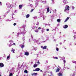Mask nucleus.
Masks as SVG:
<instances>
[{
    "label": "nucleus",
    "mask_w": 76,
    "mask_h": 76,
    "mask_svg": "<svg viewBox=\"0 0 76 76\" xmlns=\"http://www.w3.org/2000/svg\"><path fill=\"white\" fill-rule=\"evenodd\" d=\"M12 42L13 41H12V40L9 41L8 43V45H9V47H12V45H13V44H12Z\"/></svg>",
    "instance_id": "f257e3e1"
},
{
    "label": "nucleus",
    "mask_w": 76,
    "mask_h": 76,
    "mask_svg": "<svg viewBox=\"0 0 76 76\" xmlns=\"http://www.w3.org/2000/svg\"><path fill=\"white\" fill-rule=\"evenodd\" d=\"M41 31L42 33H44L45 32V29L44 28H42Z\"/></svg>",
    "instance_id": "a211bd4d"
},
{
    "label": "nucleus",
    "mask_w": 76,
    "mask_h": 76,
    "mask_svg": "<svg viewBox=\"0 0 76 76\" xmlns=\"http://www.w3.org/2000/svg\"><path fill=\"white\" fill-rule=\"evenodd\" d=\"M60 45H61L62 44V43H61V42H60Z\"/></svg>",
    "instance_id": "e2e57ef3"
},
{
    "label": "nucleus",
    "mask_w": 76,
    "mask_h": 76,
    "mask_svg": "<svg viewBox=\"0 0 76 76\" xmlns=\"http://www.w3.org/2000/svg\"><path fill=\"white\" fill-rule=\"evenodd\" d=\"M69 17H68L65 20V21H64V22H67V21L68 20H69Z\"/></svg>",
    "instance_id": "4468645a"
},
{
    "label": "nucleus",
    "mask_w": 76,
    "mask_h": 76,
    "mask_svg": "<svg viewBox=\"0 0 76 76\" xmlns=\"http://www.w3.org/2000/svg\"><path fill=\"white\" fill-rule=\"evenodd\" d=\"M0 67H4V64L2 63H0Z\"/></svg>",
    "instance_id": "0eeeda50"
},
{
    "label": "nucleus",
    "mask_w": 76,
    "mask_h": 76,
    "mask_svg": "<svg viewBox=\"0 0 76 76\" xmlns=\"http://www.w3.org/2000/svg\"><path fill=\"white\" fill-rule=\"evenodd\" d=\"M34 50H35H35H37V48H34Z\"/></svg>",
    "instance_id": "4c0bfd02"
},
{
    "label": "nucleus",
    "mask_w": 76,
    "mask_h": 76,
    "mask_svg": "<svg viewBox=\"0 0 76 76\" xmlns=\"http://www.w3.org/2000/svg\"><path fill=\"white\" fill-rule=\"evenodd\" d=\"M9 56H8L7 57V59H9V58H10V55H9Z\"/></svg>",
    "instance_id": "473e14b6"
},
{
    "label": "nucleus",
    "mask_w": 76,
    "mask_h": 76,
    "mask_svg": "<svg viewBox=\"0 0 76 76\" xmlns=\"http://www.w3.org/2000/svg\"><path fill=\"white\" fill-rule=\"evenodd\" d=\"M13 25L14 26H15L16 25V23H15Z\"/></svg>",
    "instance_id": "de8ad7c7"
},
{
    "label": "nucleus",
    "mask_w": 76,
    "mask_h": 76,
    "mask_svg": "<svg viewBox=\"0 0 76 76\" xmlns=\"http://www.w3.org/2000/svg\"><path fill=\"white\" fill-rule=\"evenodd\" d=\"M66 68H67V69H69V68H68V67H67Z\"/></svg>",
    "instance_id": "338daca9"
},
{
    "label": "nucleus",
    "mask_w": 76,
    "mask_h": 76,
    "mask_svg": "<svg viewBox=\"0 0 76 76\" xmlns=\"http://www.w3.org/2000/svg\"><path fill=\"white\" fill-rule=\"evenodd\" d=\"M7 7L8 8H10V7H11V5H10V4H8L7 5Z\"/></svg>",
    "instance_id": "412c9836"
},
{
    "label": "nucleus",
    "mask_w": 76,
    "mask_h": 76,
    "mask_svg": "<svg viewBox=\"0 0 76 76\" xmlns=\"http://www.w3.org/2000/svg\"><path fill=\"white\" fill-rule=\"evenodd\" d=\"M53 73L52 72H50L49 73L48 76H53Z\"/></svg>",
    "instance_id": "ddd939ff"
},
{
    "label": "nucleus",
    "mask_w": 76,
    "mask_h": 76,
    "mask_svg": "<svg viewBox=\"0 0 76 76\" xmlns=\"http://www.w3.org/2000/svg\"><path fill=\"white\" fill-rule=\"evenodd\" d=\"M10 11H8L7 12L5 13V14H6L7 13H9Z\"/></svg>",
    "instance_id": "3c124183"
},
{
    "label": "nucleus",
    "mask_w": 76,
    "mask_h": 76,
    "mask_svg": "<svg viewBox=\"0 0 76 76\" xmlns=\"http://www.w3.org/2000/svg\"><path fill=\"white\" fill-rule=\"evenodd\" d=\"M3 16H0V19H3L4 18V17H6V14L4 15V17H2Z\"/></svg>",
    "instance_id": "9d476101"
},
{
    "label": "nucleus",
    "mask_w": 76,
    "mask_h": 76,
    "mask_svg": "<svg viewBox=\"0 0 76 76\" xmlns=\"http://www.w3.org/2000/svg\"><path fill=\"white\" fill-rule=\"evenodd\" d=\"M33 11H34V9H32L31 10V12H33Z\"/></svg>",
    "instance_id": "09e8293b"
},
{
    "label": "nucleus",
    "mask_w": 76,
    "mask_h": 76,
    "mask_svg": "<svg viewBox=\"0 0 76 76\" xmlns=\"http://www.w3.org/2000/svg\"><path fill=\"white\" fill-rule=\"evenodd\" d=\"M60 71V69L58 68H57V69L56 70V72H58Z\"/></svg>",
    "instance_id": "f3484780"
},
{
    "label": "nucleus",
    "mask_w": 76,
    "mask_h": 76,
    "mask_svg": "<svg viewBox=\"0 0 76 76\" xmlns=\"http://www.w3.org/2000/svg\"><path fill=\"white\" fill-rule=\"evenodd\" d=\"M24 73H28V71L27 70H25L24 71Z\"/></svg>",
    "instance_id": "c85d7f7f"
},
{
    "label": "nucleus",
    "mask_w": 76,
    "mask_h": 76,
    "mask_svg": "<svg viewBox=\"0 0 76 76\" xmlns=\"http://www.w3.org/2000/svg\"><path fill=\"white\" fill-rule=\"evenodd\" d=\"M53 58H54L55 59H58V57H53Z\"/></svg>",
    "instance_id": "7c9ffc66"
},
{
    "label": "nucleus",
    "mask_w": 76,
    "mask_h": 76,
    "mask_svg": "<svg viewBox=\"0 0 76 76\" xmlns=\"http://www.w3.org/2000/svg\"><path fill=\"white\" fill-rule=\"evenodd\" d=\"M33 18L34 19H36L37 18V16H35Z\"/></svg>",
    "instance_id": "c756f323"
},
{
    "label": "nucleus",
    "mask_w": 76,
    "mask_h": 76,
    "mask_svg": "<svg viewBox=\"0 0 76 76\" xmlns=\"http://www.w3.org/2000/svg\"><path fill=\"white\" fill-rule=\"evenodd\" d=\"M33 67L34 68L37 67V64H35L33 66Z\"/></svg>",
    "instance_id": "aec40b11"
},
{
    "label": "nucleus",
    "mask_w": 76,
    "mask_h": 76,
    "mask_svg": "<svg viewBox=\"0 0 76 76\" xmlns=\"http://www.w3.org/2000/svg\"><path fill=\"white\" fill-rule=\"evenodd\" d=\"M36 54L37 55V57H38L39 55L38 54Z\"/></svg>",
    "instance_id": "bf43d9fd"
},
{
    "label": "nucleus",
    "mask_w": 76,
    "mask_h": 76,
    "mask_svg": "<svg viewBox=\"0 0 76 76\" xmlns=\"http://www.w3.org/2000/svg\"><path fill=\"white\" fill-rule=\"evenodd\" d=\"M58 76H63V74L61 72H59L58 74Z\"/></svg>",
    "instance_id": "9b49d317"
},
{
    "label": "nucleus",
    "mask_w": 76,
    "mask_h": 76,
    "mask_svg": "<svg viewBox=\"0 0 76 76\" xmlns=\"http://www.w3.org/2000/svg\"><path fill=\"white\" fill-rule=\"evenodd\" d=\"M52 2H53V3L54 4V1L53 0H52Z\"/></svg>",
    "instance_id": "c03bdc74"
},
{
    "label": "nucleus",
    "mask_w": 76,
    "mask_h": 76,
    "mask_svg": "<svg viewBox=\"0 0 76 76\" xmlns=\"http://www.w3.org/2000/svg\"><path fill=\"white\" fill-rule=\"evenodd\" d=\"M48 26H50V24H48Z\"/></svg>",
    "instance_id": "774afa93"
},
{
    "label": "nucleus",
    "mask_w": 76,
    "mask_h": 76,
    "mask_svg": "<svg viewBox=\"0 0 76 76\" xmlns=\"http://www.w3.org/2000/svg\"><path fill=\"white\" fill-rule=\"evenodd\" d=\"M57 20L58 22H60V21H61V20L60 19H57Z\"/></svg>",
    "instance_id": "a878e982"
},
{
    "label": "nucleus",
    "mask_w": 76,
    "mask_h": 76,
    "mask_svg": "<svg viewBox=\"0 0 76 76\" xmlns=\"http://www.w3.org/2000/svg\"><path fill=\"white\" fill-rule=\"evenodd\" d=\"M69 9L70 7L68 5H66V6L65 9L64 10L65 12H67L68 10H69Z\"/></svg>",
    "instance_id": "f03ea898"
},
{
    "label": "nucleus",
    "mask_w": 76,
    "mask_h": 76,
    "mask_svg": "<svg viewBox=\"0 0 76 76\" xmlns=\"http://www.w3.org/2000/svg\"><path fill=\"white\" fill-rule=\"evenodd\" d=\"M50 67V66H47V68H49V67Z\"/></svg>",
    "instance_id": "5fc2aeb1"
},
{
    "label": "nucleus",
    "mask_w": 76,
    "mask_h": 76,
    "mask_svg": "<svg viewBox=\"0 0 76 76\" xmlns=\"http://www.w3.org/2000/svg\"><path fill=\"white\" fill-rule=\"evenodd\" d=\"M30 6L31 7H33V5L32 4H30Z\"/></svg>",
    "instance_id": "37998d69"
},
{
    "label": "nucleus",
    "mask_w": 76,
    "mask_h": 76,
    "mask_svg": "<svg viewBox=\"0 0 76 76\" xmlns=\"http://www.w3.org/2000/svg\"><path fill=\"white\" fill-rule=\"evenodd\" d=\"M6 21L7 22H8V21H9V22H10V21H11V20H9V19H7L6 20Z\"/></svg>",
    "instance_id": "bb28decb"
},
{
    "label": "nucleus",
    "mask_w": 76,
    "mask_h": 76,
    "mask_svg": "<svg viewBox=\"0 0 76 76\" xmlns=\"http://www.w3.org/2000/svg\"><path fill=\"white\" fill-rule=\"evenodd\" d=\"M37 27H36L35 26H34L33 27V29H34V32H36L37 33V32H38V31L37 29Z\"/></svg>",
    "instance_id": "7ed1b4c3"
},
{
    "label": "nucleus",
    "mask_w": 76,
    "mask_h": 76,
    "mask_svg": "<svg viewBox=\"0 0 76 76\" xmlns=\"http://www.w3.org/2000/svg\"><path fill=\"white\" fill-rule=\"evenodd\" d=\"M63 2L64 4H66L68 3L67 1V0H64Z\"/></svg>",
    "instance_id": "f8f14e48"
},
{
    "label": "nucleus",
    "mask_w": 76,
    "mask_h": 76,
    "mask_svg": "<svg viewBox=\"0 0 76 76\" xmlns=\"http://www.w3.org/2000/svg\"><path fill=\"white\" fill-rule=\"evenodd\" d=\"M75 7H72V9H75Z\"/></svg>",
    "instance_id": "49530a36"
},
{
    "label": "nucleus",
    "mask_w": 76,
    "mask_h": 76,
    "mask_svg": "<svg viewBox=\"0 0 76 76\" xmlns=\"http://www.w3.org/2000/svg\"><path fill=\"white\" fill-rule=\"evenodd\" d=\"M22 27L23 28H25L26 27V25H23V26H22Z\"/></svg>",
    "instance_id": "cd10ccee"
},
{
    "label": "nucleus",
    "mask_w": 76,
    "mask_h": 76,
    "mask_svg": "<svg viewBox=\"0 0 76 76\" xmlns=\"http://www.w3.org/2000/svg\"><path fill=\"white\" fill-rule=\"evenodd\" d=\"M31 38H32V39H34V37H33L32 35H31Z\"/></svg>",
    "instance_id": "79ce46f5"
},
{
    "label": "nucleus",
    "mask_w": 76,
    "mask_h": 76,
    "mask_svg": "<svg viewBox=\"0 0 76 76\" xmlns=\"http://www.w3.org/2000/svg\"><path fill=\"white\" fill-rule=\"evenodd\" d=\"M32 40L34 41L35 42H38V40L35 39H32Z\"/></svg>",
    "instance_id": "6e6552de"
},
{
    "label": "nucleus",
    "mask_w": 76,
    "mask_h": 76,
    "mask_svg": "<svg viewBox=\"0 0 76 76\" xmlns=\"http://www.w3.org/2000/svg\"><path fill=\"white\" fill-rule=\"evenodd\" d=\"M20 34V33H18L17 34V37H18L19 36V35Z\"/></svg>",
    "instance_id": "ea45409f"
},
{
    "label": "nucleus",
    "mask_w": 76,
    "mask_h": 76,
    "mask_svg": "<svg viewBox=\"0 0 76 76\" xmlns=\"http://www.w3.org/2000/svg\"><path fill=\"white\" fill-rule=\"evenodd\" d=\"M29 1H33V0H28Z\"/></svg>",
    "instance_id": "4d7b16f0"
},
{
    "label": "nucleus",
    "mask_w": 76,
    "mask_h": 76,
    "mask_svg": "<svg viewBox=\"0 0 76 76\" xmlns=\"http://www.w3.org/2000/svg\"><path fill=\"white\" fill-rule=\"evenodd\" d=\"M37 64H40V62H39V61H37Z\"/></svg>",
    "instance_id": "e433bc0d"
},
{
    "label": "nucleus",
    "mask_w": 76,
    "mask_h": 76,
    "mask_svg": "<svg viewBox=\"0 0 76 76\" xmlns=\"http://www.w3.org/2000/svg\"><path fill=\"white\" fill-rule=\"evenodd\" d=\"M40 70V69L39 68H36L35 70H34L33 71H37V72H38Z\"/></svg>",
    "instance_id": "423d86ee"
},
{
    "label": "nucleus",
    "mask_w": 76,
    "mask_h": 76,
    "mask_svg": "<svg viewBox=\"0 0 76 76\" xmlns=\"http://www.w3.org/2000/svg\"><path fill=\"white\" fill-rule=\"evenodd\" d=\"M47 12H50V9L49 7L47 8Z\"/></svg>",
    "instance_id": "5701e85b"
},
{
    "label": "nucleus",
    "mask_w": 76,
    "mask_h": 76,
    "mask_svg": "<svg viewBox=\"0 0 76 76\" xmlns=\"http://www.w3.org/2000/svg\"><path fill=\"white\" fill-rule=\"evenodd\" d=\"M0 75H1V72H0Z\"/></svg>",
    "instance_id": "0e129e2a"
},
{
    "label": "nucleus",
    "mask_w": 76,
    "mask_h": 76,
    "mask_svg": "<svg viewBox=\"0 0 76 76\" xmlns=\"http://www.w3.org/2000/svg\"><path fill=\"white\" fill-rule=\"evenodd\" d=\"M0 5H1V6L2 5V3H1V1H0Z\"/></svg>",
    "instance_id": "a18cd8bd"
},
{
    "label": "nucleus",
    "mask_w": 76,
    "mask_h": 76,
    "mask_svg": "<svg viewBox=\"0 0 76 76\" xmlns=\"http://www.w3.org/2000/svg\"><path fill=\"white\" fill-rule=\"evenodd\" d=\"M46 1H45V4H46L47 3Z\"/></svg>",
    "instance_id": "69168bd1"
},
{
    "label": "nucleus",
    "mask_w": 76,
    "mask_h": 76,
    "mask_svg": "<svg viewBox=\"0 0 76 76\" xmlns=\"http://www.w3.org/2000/svg\"><path fill=\"white\" fill-rule=\"evenodd\" d=\"M13 45H16V44H15V43H13Z\"/></svg>",
    "instance_id": "680f3d73"
},
{
    "label": "nucleus",
    "mask_w": 76,
    "mask_h": 76,
    "mask_svg": "<svg viewBox=\"0 0 76 76\" xmlns=\"http://www.w3.org/2000/svg\"><path fill=\"white\" fill-rule=\"evenodd\" d=\"M63 28L64 29H66V28H68V26L67 25H65L64 26Z\"/></svg>",
    "instance_id": "1a4fd4ad"
},
{
    "label": "nucleus",
    "mask_w": 76,
    "mask_h": 76,
    "mask_svg": "<svg viewBox=\"0 0 76 76\" xmlns=\"http://www.w3.org/2000/svg\"><path fill=\"white\" fill-rule=\"evenodd\" d=\"M47 46H45L44 47L42 46H41V48H42L43 50H45V49H47Z\"/></svg>",
    "instance_id": "39448f33"
},
{
    "label": "nucleus",
    "mask_w": 76,
    "mask_h": 76,
    "mask_svg": "<svg viewBox=\"0 0 76 76\" xmlns=\"http://www.w3.org/2000/svg\"><path fill=\"white\" fill-rule=\"evenodd\" d=\"M45 18H46V16H44L43 17V20H45Z\"/></svg>",
    "instance_id": "2f4dec72"
},
{
    "label": "nucleus",
    "mask_w": 76,
    "mask_h": 76,
    "mask_svg": "<svg viewBox=\"0 0 76 76\" xmlns=\"http://www.w3.org/2000/svg\"><path fill=\"white\" fill-rule=\"evenodd\" d=\"M41 29V27H39L38 28V29Z\"/></svg>",
    "instance_id": "864d4df0"
},
{
    "label": "nucleus",
    "mask_w": 76,
    "mask_h": 76,
    "mask_svg": "<svg viewBox=\"0 0 76 76\" xmlns=\"http://www.w3.org/2000/svg\"><path fill=\"white\" fill-rule=\"evenodd\" d=\"M38 4V0H36V1H35V7H37Z\"/></svg>",
    "instance_id": "20e7f679"
},
{
    "label": "nucleus",
    "mask_w": 76,
    "mask_h": 76,
    "mask_svg": "<svg viewBox=\"0 0 76 76\" xmlns=\"http://www.w3.org/2000/svg\"><path fill=\"white\" fill-rule=\"evenodd\" d=\"M56 48V51H58V48Z\"/></svg>",
    "instance_id": "58836bf2"
},
{
    "label": "nucleus",
    "mask_w": 76,
    "mask_h": 76,
    "mask_svg": "<svg viewBox=\"0 0 76 76\" xmlns=\"http://www.w3.org/2000/svg\"><path fill=\"white\" fill-rule=\"evenodd\" d=\"M63 62H64V64H65V63H66V60H63Z\"/></svg>",
    "instance_id": "c9c22d12"
},
{
    "label": "nucleus",
    "mask_w": 76,
    "mask_h": 76,
    "mask_svg": "<svg viewBox=\"0 0 76 76\" xmlns=\"http://www.w3.org/2000/svg\"><path fill=\"white\" fill-rule=\"evenodd\" d=\"M39 25V22H37V23L36 24V25L38 26Z\"/></svg>",
    "instance_id": "a19ab883"
},
{
    "label": "nucleus",
    "mask_w": 76,
    "mask_h": 76,
    "mask_svg": "<svg viewBox=\"0 0 76 76\" xmlns=\"http://www.w3.org/2000/svg\"><path fill=\"white\" fill-rule=\"evenodd\" d=\"M22 5H19V9L20 10L22 9Z\"/></svg>",
    "instance_id": "dca6fc26"
},
{
    "label": "nucleus",
    "mask_w": 76,
    "mask_h": 76,
    "mask_svg": "<svg viewBox=\"0 0 76 76\" xmlns=\"http://www.w3.org/2000/svg\"><path fill=\"white\" fill-rule=\"evenodd\" d=\"M46 63H48V61L47 60L46 61Z\"/></svg>",
    "instance_id": "603ef678"
},
{
    "label": "nucleus",
    "mask_w": 76,
    "mask_h": 76,
    "mask_svg": "<svg viewBox=\"0 0 76 76\" xmlns=\"http://www.w3.org/2000/svg\"><path fill=\"white\" fill-rule=\"evenodd\" d=\"M72 62L73 63H76V61H72Z\"/></svg>",
    "instance_id": "72a5a7b5"
},
{
    "label": "nucleus",
    "mask_w": 76,
    "mask_h": 76,
    "mask_svg": "<svg viewBox=\"0 0 76 76\" xmlns=\"http://www.w3.org/2000/svg\"><path fill=\"white\" fill-rule=\"evenodd\" d=\"M16 12H17V10H15V13H16Z\"/></svg>",
    "instance_id": "13d9d810"
},
{
    "label": "nucleus",
    "mask_w": 76,
    "mask_h": 76,
    "mask_svg": "<svg viewBox=\"0 0 76 76\" xmlns=\"http://www.w3.org/2000/svg\"><path fill=\"white\" fill-rule=\"evenodd\" d=\"M29 14H28L26 16V18H29Z\"/></svg>",
    "instance_id": "b1692460"
},
{
    "label": "nucleus",
    "mask_w": 76,
    "mask_h": 76,
    "mask_svg": "<svg viewBox=\"0 0 76 76\" xmlns=\"http://www.w3.org/2000/svg\"><path fill=\"white\" fill-rule=\"evenodd\" d=\"M11 51L13 53H15V50H14L12 48V50H11Z\"/></svg>",
    "instance_id": "4be33fe9"
},
{
    "label": "nucleus",
    "mask_w": 76,
    "mask_h": 76,
    "mask_svg": "<svg viewBox=\"0 0 76 76\" xmlns=\"http://www.w3.org/2000/svg\"><path fill=\"white\" fill-rule=\"evenodd\" d=\"M65 64H64V68H65Z\"/></svg>",
    "instance_id": "6e6d98bb"
},
{
    "label": "nucleus",
    "mask_w": 76,
    "mask_h": 76,
    "mask_svg": "<svg viewBox=\"0 0 76 76\" xmlns=\"http://www.w3.org/2000/svg\"><path fill=\"white\" fill-rule=\"evenodd\" d=\"M13 76V74H12V73H10V74L9 76Z\"/></svg>",
    "instance_id": "f704fd0d"
},
{
    "label": "nucleus",
    "mask_w": 76,
    "mask_h": 76,
    "mask_svg": "<svg viewBox=\"0 0 76 76\" xmlns=\"http://www.w3.org/2000/svg\"><path fill=\"white\" fill-rule=\"evenodd\" d=\"M25 54L26 56H29V53L26 52L25 53Z\"/></svg>",
    "instance_id": "6ab92c4d"
},
{
    "label": "nucleus",
    "mask_w": 76,
    "mask_h": 76,
    "mask_svg": "<svg viewBox=\"0 0 76 76\" xmlns=\"http://www.w3.org/2000/svg\"><path fill=\"white\" fill-rule=\"evenodd\" d=\"M37 73H33L32 74V75H33H33H37Z\"/></svg>",
    "instance_id": "393cba45"
},
{
    "label": "nucleus",
    "mask_w": 76,
    "mask_h": 76,
    "mask_svg": "<svg viewBox=\"0 0 76 76\" xmlns=\"http://www.w3.org/2000/svg\"><path fill=\"white\" fill-rule=\"evenodd\" d=\"M46 31H49V29H48V28L47 29H46Z\"/></svg>",
    "instance_id": "8fccbe9b"
},
{
    "label": "nucleus",
    "mask_w": 76,
    "mask_h": 76,
    "mask_svg": "<svg viewBox=\"0 0 76 76\" xmlns=\"http://www.w3.org/2000/svg\"><path fill=\"white\" fill-rule=\"evenodd\" d=\"M40 72H42V70L41 69L40 70Z\"/></svg>",
    "instance_id": "052dcab7"
},
{
    "label": "nucleus",
    "mask_w": 76,
    "mask_h": 76,
    "mask_svg": "<svg viewBox=\"0 0 76 76\" xmlns=\"http://www.w3.org/2000/svg\"><path fill=\"white\" fill-rule=\"evenodd\" d=\"M20 46L21 47V48H23V47H25V45H20Z\"/></svg>",
    "instance_id": "2eb2a0df"
}]
</instances>
